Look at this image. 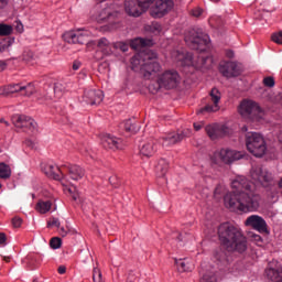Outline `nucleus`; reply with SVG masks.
I'll return each mask as SVG.
<instances>
[{"mask_svg": "<svg viewBox=\"0 0 282 282\" xmlns=\"http://www.w3.org/2000/svg\"><path fill=\"white\" fill-rule=\"evenodd\" d=\"M231 188L232 192L224 197L226 208L242 213L259 208V195L254 194L252 183L246 176H236V180L231 181Z\"/></svg>", "mask_w": 282, "mask_h": 282, "instance_id": "f257e3e1", "label": "nucleus"}, {"mask_svg": "<svg viewBox=\"0 0 282 282\" xmlns=\"http://www.w3.org/2000/svg\"><path fill=\"white\" fill-rule=\"evenodd\" d=\"M217 235L219 241L228 252H239L243 254L248 250V238L243 230L230 223H223L218 226Z\"/></svg>", "mask_w": 282, "mask_h": 282, "instance_id": "f03ea898", "label": "nucleus"}, {"mask_svg": "<svg viewBox=\"0 0 282 282\" xmlns=\"http://www.w3.org/2000/svg\"><path fill=\"white\" fill-rule=\"evenodd\" d=\"M131 65L133 69H138V65H140V74L145 80H153L159 72H162V65L158 62V53L153 51H149L142 62H140V55L133 56Z\"/></svg>", "mask_w": 282, "mask_h": 282, "instance_id": "7ed1b4c3", "label": "nucleus"}, {"mask_svg": "<svg viewBox=\"0 0 282 282\" xmlns=\"http://www.w3.org/2000/svg\"><path fill=\"white\" fill-rule=\"evenodd\" d=\"M172 58L174 63H177L182 67H195V69H208L213 64V57L209 56H198L196 61L193 59V54L182 53L180 51H174L172 53Z\"/></svg>", "mask_w": 282, "mask_h": 282, "instance_id": "20e7f679", "label": "nucleus"}, {"mask_svg": "<svg viewBox=\"0 0 282 282\" xmlns=\"http://www.w3.org/2000/svg\"><path fill=\"white\" fill-rule=\"evenodd\" d=\"M180 85V73L175 69H169L159 75L156 86L151 84L149 90L151 94H158L159 89H175Z\"/></svg>", "mask_w": 282, "mask_h": 282, "instance_id": "39448f33", "label": "nucleus"}, {"mask_svg": "<svg viewBox=\"0 0 282 282\" xmlns=\"http://www.w3.org/2000/svg\"><path fill=\"white\" fill-rule=\"evenodd\" d=\"M246 147L251 155L254 158H263L268 151L265 139L259 132H247Z\"/></svg>", "mask_w": 282, "mask_h": 282, "instance_id": "423d86ee", "label": "nucleus"}, {"mask_svg": "<svg viewBox=\"0 0 282 282\" xmlns=\"http://www.w3.org/2000/svg\"><path fill=\"white\" fill-rule=\"evenodd\" d=\"M12 124L17 129H22L24 133H37L39 124L32 117L25 115H13L11 117Z\"/></svg>", "mask_w": 282, "mask_h": 282, "instance_id": "0eeeda50", "label": "nucleus"}, {"mask_svg": "<svg viewBox=\"0 0 282 282\" xmlns=\"http://www.w3.org/2000/svg\"><path fill=\"white\" fill-rule=\"evenodd\" d=\"M185 43L191 50H204L208 45V35H204L197 32L195 29H191L185 32Z\"/></svg>", "mask_w": 282, "mask_h": 282, "instance_id": "6e6552de", "label": "nucleus"}, {"mask_svg": "<svg viewBox=\"0 0 282 282\" xmlns=\"http://www.w3.org/2000/svg\"><path fill=\"white\" fill-rule=\"evenodd\" d=\"M238 112L247 120H257L261 113V107L256 101L245 99L240 102Z\"/></svg>", "mask_w": 282, "mask_h": 282, "instance_id": "1a4fd4ad", "label": "nucleus"}, {"mask_svg": "<svg viewBox=\"0 0 282 282\" xmlns=\"http://www.w3.org/2000/svg\"><path fill=\"white\" fill-rule=\"evenodd\" d=\"M250 175L253 182H257V184H261V186H263L264 188H268V186H272V174L262 166H253L250 171Z\"/></svg>", "mask_w": 282, "mask_h": 282, "instance_id": "9d476101", "label": "nucleus"}, {"mask_svg": "<svg viewBox=\"0 0 282 282\" xmlns=\"http://www.w3.org/2000/svg\"><path fill=\"white\" fill-rule=\"evenodd\" d=\"M12 94H20L21 96H32L34 94V86L29 84L23 86L21 84H11L7 85L3 88H0L1 96H10Z\"/></svg>", "mask_w": 282, "mask_h": 282, "instance_id": "9b49d317", "label": "nucleus"}, {"mask_svg": "<svg viewBox=\"0 0 282 282\" xmlns=\"http://www.w3.org/2000/svg\"><path fill=\"white\" fill-rule=\"evenodd\" d=\"M214 155L224 164H232V162H237L243 158V152L223 148L219 151H216Z\"/></svg>", "mask_w": 282, "mask_h": 282, "instance_id": "f8f14e48", "label": "nucleus"}, {"mask_svg": "<svg viewBox=\"0 0 282 282\" xmlns=\"http://www.w3.org/2000/svg\"><path fill=\"white\" fill-rule=\"evenodd\" d=\"M174 7L175 2H173V0H156L151 9V17L162 19V17H166Z\"/></svg>", "mask_w": 282, "mask_h": 282, "instance_id": "ddd939ff", "label": "nucleus"}, {"mask_svg": "<svg viewBox=\"0 0 282 282\" xmlns=\"http://www.w3.org/2000/svg\"><path fill=\"white\" fill-rule=\"evenodd\" d=\"M91 36V32L85 30V31H68L64 33L63 39L66 41V43H73V44H79L85 45L87 41H89V37Z\"/></svg>", "mask_w": 282, "mask_h": 282, "instance_id": "4468645a", "label": "nucleus"}, {"mask_svg": "<svg viewBox=\"0 0 282 282\" xmlns=\"http://www.w3.org/2000/svg\"><path fill=\"white\" fill-rule=\"evenodd\" d=\"M210 102L207 104L205 107L198 110V113H216L219 111L221 107H219V102L221 101V93L217 88H213L209 93Z\"/></svg>", "mask_w": 282, "mask_h": 282, "instance_id": "2eb2a0df", "label": "nucleus"}, {"mask_svg": "<svg viewBox=\"0 0 282 282\" xmlns=\"http://www.w3.org/2000/svg\"><path fill=\"white\" fill-rule=\"evenodd\" d=\"M245 226L252 228V230H257L261 235H270L268 230V223L265 219L259 215H251L245 220Z\"/></svg>", "mask_w": 282, "mask_h": 282, "instance_id": "dca6fc26", "label": "nucleus"}, {"mask_svg": "<svg viewBox=\"0 0 282 282\" xmlns=\"http://www.w3.org/2000/svg\"><path fill=\"white\" fill-rule=\"evenodd\" d=\"M64 169L67 172V175H64L67 186H64V188H67L68 193H72V188H69V184L72 183L69 180H72V182L83 180L85 177V171L79 165H65Z\"/></svg>", "mask_w": 282, "mask_h": 282, "instance_id": "f3484780", "label": "nucleus"}, {"mask_svg": "<svg viewBox=\"0 0 282 282\" xmlns=\"http://www.w3.org/2000/svg\"><path fill=\"white\" fill-rule=\"evenodd\" d=\"M219 72L225 78H237L241 76V65L237 62H221L219 64Z\"/></svg>", "mask_w": 282, "mask_h": 282, "instance_id": "a211bd4d", "label": "nucleus"}, {"mask_svg": "<svg viewBox=\"0 0 282 282\" xmlns=\"http://www.w3.org/2000/svg\"><path fill=\"white\" fill-rule=\"evenodd\" d=\"M268 282H282V267L276 260H272L268 263L264 271Z\"/></svg>", "mask_w": 282, "mask_h": 282, "instance_id": "6ab92c4d", "label": "nucleus"}, {"mask_svg": "<svg viewBox=\"0 0 282 282\" xmlns=\"http://www.w3.org/2000/svg\"><path fill=\"white\" fill-rule=\"evenodd\" d=\"M205 132L212 140H221L228 135V127L221 123H210L205 127Z\"/></svg>", "mask_w": 282, "mask_h": 282, "instance_id": "aec40b11", "label": "nucleus"}, {"mask_svg": "<svg viewBox=\"0 0 282 282\" xmlns=\"http://www.w3.org/2000/svg\"><path fill=\"white\" fill-rule=\"evenodd\" d=\"M44 173L47 175V177H51L52 180H57L61 182L62 186H67V176L63 174V170L58 167V165L54 164H46L44 166Z\"/></svg>", "mask_w": 282, "mask_h": 282, "instance_id": "412c9836", "label": "nucleus"}, {"mask_svg": "<svg viewBox=\"0 0 282 282\" xmlns=\"http://www.w3.org/2000/svg\"><path fill=\"white\" fill-rule=\"evenodd\" d=\"M124 12L128 14V17H133L134 19H138V17H142L144 12V8L139 4L138 0H126L124 1Z\"/></svg>", "mask_w": 282, "mask_h": 282, "instance_id": "4be33fe9", "label": "nucleus"}, {"mask_svg": "<svg viewBox=\"0 0 282 282\" xmlns=\"http://www.w3.org/2000/svg\"><path fill=\"white\" fill-rule=\"evenodd\" d=\"M105 98L102 90L87 89L84 91L83 100L87 105H100Z\"/></svg>", "mask_w": 282, "mask_h": 282, "instance_id": "5701e85b", "label": "nucleus"}, {"mask_svg": "<svg viewBox=\"0 0 282 282\" xmlns=\"http://www.w3.org/2000/svg\"><path fill=\"white\" fill-rule=\"evenodd\" d=\"M101 144L104 149H111L112 151H118V149H122V139H119L111 134H104L101 137Z\"/></svg>", "mask_w": 282, "mask_h": 282, "instance_id": "b1692460", "label": "nucleus"}, {"mask_svg": "<svg viewBox=\"0 0 282 282\" xmlns=\"http://www.w3.org/2000/svg\"><path fill=\"white\" fill-rule=\"evenodd\" d=\"M154 153H158V141L153 139L145 141L140 147V155L142 158H153Z\"/></svg>", "mask_w": 282, "mask_h": 282, "instance_id": "393cba45", "label": "nucleus"}, {"mask_svg": "<svg viewBox=\"0 0 282 282\" xmlns=\"http://www.w3.org/2000/svg\"><path fill=\"white\" fill-rule=\"evenodd\" d=\"M184 140V133H170L163 137V145L171 147L173 144H177V142H182Z\"/></svg>", "mask_w": 282, "mask_h": 282, "instance_id": "a878e982", "label": "nucleus"}, {"mask_svg": "<svg viewBox=\"0 0 282 282\" xmlns=\"http://www.w3.org/2000/svg\"><path fill=\"white\" fill-rule=\"evenodd\" d=\"M169 173V161L166 159H160L155 166V174L158 177H164Z\"/></svg>", "mask_w": 282, "mask_h": 282, "instance_id": "bb28decb", "label": "nucleus"}, {"mask_svg": "<svg viewBox=\"0 0 282 282\" xmlns=\"http://www.w3.org/2000/svg\"><path fill=\"white\" fill-rule=\"evenodd\" d=\"M149 45H153V42L151 40L142 37L134 39L130 44L132 50H140V47H147Z\"/></svg>", "mask_w": 282, "mask_h": 282, "instance_id": "cd10ccee", "label": "nucleus"}, {"mask_svg": "<svg viewBox=\"0 0 282 282\" xmlns=\"http://www.w3.org/2000/svg\"><path fill=\"white\" fill-rule=\"evenodd\" d=\"M35 210H37V213H40L41 215H45L46 213H50V210H52V202L40 200L35 206Z\"/></svg>", "mask_w": 282, "mask_h": 282, "instance_id": "c85d7f7f", "label": "nucleus"}, {"mask_svg": "<svg viewBox=\"0 0 282 282\" xmlns=\"http://www.w3.org/2000/svg\"><path fill=\"white\" fill-rule=\"evenodd\" d=\"M22 59L29 65H36L39 62V56L32 51H24L22 54Z\"/></svg>", "mask_w": 282, "mask_h": 282, "instance_id": "c756f323", "label": "nucleus"}, {"mask_svg": "<svg viewBox=\"0 0 282 282\" xmlns=\"http://www.w3.org/2000/svg\"><path fill=\"white\" fill-rule=\"evenodd\" d=\"M97 47H99V50H101V52H104L106 56H109V54H111V43L106 37H101L98 41Z\"/></svg>", "mask_w": 282, "mask_h": 282, "instance_id": "7c9ffc66", "label": "nucleus"}, {"mask_svg": "<svg viewBox=\"0 0 282 282\" xmlns=\"http://www.w3.org/2000/svg\"><path fill=\"white\" fill-rule=\"evenodd\" d=\"M12 177V169L10 165L1 162L0 163V180H10Z\"/></svg>", "mask_w": 282, "mask_h": 282, "instance_id": "2f4dec72", "label": "nucleus"}, {"mask_svg": "<svg viewBox=\"0 0 282 282\" xmlns=\"http://www.w3.org/2000/svg\"><path fill=\"white\" fill-rule=\"evenodd\" d=\"M175 265H177L178 272H191V270H193V265H191V262L186 260L175 259Z\"/></svg>", "mask_w": 282, "mask_h": 282, "instance_id": "473e14b6", "label": "nucleus"}, {"mask_svg": "<svg viewBox=\"0 0 282 282\" xmlns=\"http://www.w3.org/2000/svg\"><path fill=\"white\" fill-rule=\"evenodd\" d=\"M123 129L128 133H138L140 131V126H135V123H133V120L128 119L123 122Z\"/></svg>", "mask_w": 282, "mask_h": 282, "instance_id": "72a5a7b5", "label": "nucleus"}, {"mask_svg": "<svg viewBox=\"0 0 282 282\" xmlns=\"http://www.w3.org/2000/svg\"><path fill=\"white\" fill-rule=\"evenodd\" d=\"M267 100L269 102H272L273 105H282V93L274 94L270 91L265 96Z\"/></svg>", "mask_w": 282, "mask_h": 282, "instance_id": "f704fd0d", "label": "nucleus"}, {"mask_svg": "<svg viewBox=\"0 0 282 282\" xmlns=\"http://www.w3.org/2000/svg\"><path fill=\"white\" fill-rule=\"evenodd\" d=\"M144 30L151 34H160V32H162V24L159 22H152L151 24H147Z\"/></svg>", "mask_w": 282, "mask_h": 282, "instance_id": "c9c22d12", "label": "nucleus"}, {"mask_svg": "<svg viewBox=\"0 0 282 282\" xmlns=\"http://www.w3.org/2000/svg\"><path fill=\"white\" fill-rule=\"evenodd\" d=\"M200 282H217L215 273L207 271L200 276Z\"/></svg>", "mask_w": 282, "mask_h": 282, "instance_id": "e433bc0d", "label": "nucleus"}, {"mask_svg": "<svg viewBox=\"0 0 282 282\" xmlns=\"http://www.w3.org/2000/svg\"><path fill=\"white\" fill-rule=\"evenodd\" d=\"M12 25L10 24H0V36H10L12 34Z\"/></svg>", "mask_w": 282, "mask_h": 282, "instance_id": "4c0bfd02", "label": "nucleus"}, {"mask_svg": "<svg viewBox=\"0 0 282 282\" xmlns=\"http://www.w3.org/2000/svg\"><path fill=\"white\" fill-rule=\"evenodd\" d=\"M54 94L55 98L58 100L59 98H63V94H65V88L62 84H55L54 86Z\"/></svg>", "mask_w": 282, "mask_h": 282, "instance_id": "58836bf2", "label": "nucleus"}, {"mask_svg": "<svg viewBox=\"0 0 282 282\" xmlns=\"http://www.w3.org/2000/svg\"><path fill=\"white\" fill-rule=\"evenodd\" d=\"M93 281L94 282H105L102 280V272L98 268H94L93 270Z\"/></svg>", "mask_w": 282, "mask_h": 282, "instance_id": "ea45409f", "label": "nucleus"}, {"mask_svg": "<svg viewBox=\"0 0 282 282\" xmlns=\"http://www.w3.org/2000/svg\"><path fill=\"white\" fill-rule=\"evenodd\" d=\"M137 2L147 11L151 6H153V3H155V0H137Z\"/></svg>", "mask_w": 282, "mask_h": 282, "instance_id": "a19ab883", "label": "nucleus"}, {"mask_svg": "<svg viewBox=\"0 0 282 282\" xmlns=\"http://www.w3.org/2000/svg\"><path fill=\"white\" fill-rule=\"evenodd\" d=\"M262 84L264 85V87L272 88L274 87V85H276V82L274 80V77L268 76L263 78Z\"/></svg>", "mask_w": 282, "mask_h": 282, "instance_id": "79ce46f5", "label": "nucleus"}, {"mask_svg": "<svg viewBox=\"0 0 282 282\" xmlns=\"http://www.w3.org/2000/svg\"><path fill=\"white\" fill-rule=\"evenodd\" d=\"M61 245H62V240L58 237H54L50 241V246L51 248H53V250H58V248H61Z\"/></svg>", "mask_w": 282, "mask_h": 282, "instance_id": "37998d69", "label": "nucleus"}, {"mask_svg": "<svg viewBox=\"0 0 282 282\" xmlns=\"http://www.w3.org/2000/svg\"><path fill=\"white\" fill-rule=\"evenodd\" d=\"M271 41H273V43H276L278 45H282V31L273 33L271 35Z\"/></svg>", "mask_w": 282, "mask_h": 282, "instance_id": "c03bdc74", "label": "nucleus"}, {"mask_svg": "<svg viewBox=\"0 0 282 282\" xmlns=\"http://www.w3.org/2000/svg\"><path fill=\"white\" fill-rule=\"evenodd\" d=\"M52 226H55V228H61V220L58 218H51L48 221H47V227H52Z\"/></svg>", "mask_w": 282, "mask_h": 282, "instance_id": "a18cd8bd", "label": "nucleus"}, {"mask_svg": "<svg viewBox=\"0 0 282 282\" xmlns=\"http://www.w3.org/2000/svg\"><path fill=\"white\" fill-rule=\"evenodd\" d=\"M10 41L0 42V53L8 52L10 50Z\"/></svg>", "mask_w": 282, "mask_h": 282, "instance_id": "49530a36", "label": "nucleus"}, {"mask_svg": "<svg viewBox=\"0 0 282 282\" xmlns=\"http://www.w3.org/2000/svg\"><path fill=\"white\" fill-rule=\"evenodd\" d=\"M251 239L257 243V246H261L263 243V238H261L260 235L252 234Z\"/></svg>", "mask_w": 282, "mask_h": 282, "instance_id": "de8ad7c7", "label": "nucleus"}, {"mask_svg": "<svg viewBox=\"0 0 282 282\" xmlns=\"http://www.w3.org/2000/svg\"><path fill=\"white\" fill-rule=\"evenodd\" d=\"M23 224V219L21 217H14L12 219V226L13 228H21V225Z\"/></svg>", "mask_w": 282, "mask_h": 282, "instance_id": "09e8293b", "label": "nucleus"}, {"mask_svg": "<svg viewBox=\"0 0 282 282\" xmlns=\"http://www.w3.org/2000/svg\"><path fill=\"white\" fill-rule=\"evenodd\" d=\"M111 17V11H108L107 9L104 10L101 13H100V19L101 21H107V19H109Z\"/></svg>", "mask_w": 282, "mask_h": 282, "instance_id": "8fccbe9b", "label": "nucleus"}, {"mask_svg": "<svg viewBox=\"0 0 282 282\" xmlns=\"http://www.w3.org/2000/svg\"><path fill=\"white\" fill-rule=\"evenodd\" d=\"M204 12V10H202L200 8H196V9H193L192 11H191V14H192V17H202V13Z\"/></svg>", "mask_w": 282, "mask_h": 282, "instance_id": "3c124183", "label": "nucleus"}, {"mask_svg": "<svg viewBox=\"0 0 282 282\" xmlns=\"http://www.w3.org/2000/svg\"><path fill=\"white\" fill-rule=\"evenodd\" d=\"M8 69V61H0V73Z\"/></svg>", "mask_w": 282, "mask_h": 282, "instance_id": "603ef678", "label": "nucleus"}, {"mask_svg": "<svg viewBox=\"0 0 282 282\" xmlns=\"http://www.w3.org/2000/svg\"><path fill=\"white\" fill-rule=\"evenodd\" d=\"M6 241H8V238L3 232H0V246H6Z\"/></svg>", "mask_w": 282, "mask_h": 282, "instance_id": "864d4df0", "label": "nucleus"}, {"mask_svg": "<svg viewBox=\"0 0 282 282\" xmlns=\"http://www.w3.org/2000/svg\"><path fill=\"white\" fill-rule=\"evenodd\" d=\"M67 232H69V230L67 228H65V227L59 228L61 237H67Z\"/></svg>", "mask_w": 282, "mask_h": 282, "instance_id": "5fc2aeb1", "label": "nucleus"}, {"mask_svg": "<svg viewBox=\"0 0 282 282\" xmlns=\"http://www.w3.org/2000/svg\"><path fill=\"white\" fill-rule=\"evenodd\" d=\"M80 65H83L79 61H75L73 63V69L74 72H78V69H80Z\"/></svg>", "mask_w": 282, "mask_h": 282, "instance_id": "6e6d98bb", "label": "nucleus"}, {"mask_svg": "<svg viewBox=\"0 0 282 282\" xmlns=\"http://www.w3.org/2000/svg\"><path fill=\"white\" fill-rule=\"evenodd\" d=\"M118 47L121 50V52H129V46L124 43H119Z\"/></svg>", "mask_w": 282, "mask_h": 282, "instance_id": "4d7b16f0", "label": "nucleus"}, {"mask_svg": "<svg viewBox=\"0 0 282 282\" xmlns=\"http://www.w3.org/2000/svg\"><path fill=\"white\" fill-rule=\"evenodd\" d=\"M34 257L33 256H28L26 257V263L29 267H33L34 265Z\"/></svg>", "mask_w": 282, "mask_h": 282, "instance_id": "13d9d810", "label": "nucleus"}, {"mask_svg": "<svg viewBox=\"0 0 282 282\" xmlns=\"http://www.w3.org/2000/svg\"><path fill=\"white\" fill-rule=\"evenodd\" d=\"M10 0H0V10H4V8H8V3Z\"/></svg>", "mask_w": 282, "mask_h": 282, "instance_id": "bf43d9fd", "label": "nucleus"}, {"mask_svg": "<svg viewBox=\"0 0 282 282\" xmlns=\"http://www.w3.org/2000/svg\"><path fill=\"white\" fill-rule=\"evenodd\" d=\"M227 58H235V52L231 50L226 51Z\"/></svg>", "mask_w": 282, "mask_h": 282, "instance_id": "052dcab7", "label": "nucleus"}, {"mask_svg": "<svg viewBox=\"0 0 282 282\" xmlns=\"http://www.w3.org/2000/svg\"><path fill=\"white\" fill-rule=\"evenodd\" d=\"M57 272H58V274H65V272H67V268H65V265H61V267L57 269Z\"/></svg>", "mask_w": 282, "mask_h": 282, "instance_id": "680f3d73", "label": "nucleus"}, {"mask_svg": "<svg viewBox=\"0 0 282 282\" xmlns=\"http://www.w3.org/2000/svg\"><path fill=\"white\" fill-rule=\"evenodd\" d=\"M0 123L6 124V127H10V122H8L4 118H0Z\"/></svg>", "mask_w": 282, "mask_h": 282, "instance_id": "e2e57ef3", "label": "nucleus"}, {"mask_svg": "<svg viewBox=\"0 0 282 282\" xmlns=\"http://www.w3.org/2000/svg\"><path fill=\"white\" fill-rule=\"evenodd\" d=\"M177 239H178V241H186V236L180 234Z\"/></svg>", "mask_w": 282, "mask_h": 282, "instance_id": "0e129e2a", "label": "nucleus"}, {"mask_svg": "<svg viewBox=\"0 0 282 282\" xmlns=\"http://www.w3.org/2000/svg\"><path fill=\"white\" fill-rule=\"evenodd\" d=\"M194 129H195V131H199L202 129V124L194 123Z\"/></svg>", "mask_w": 282, "mask_h": 282, "instance_id": "69168bd1", "label": "nucleus"}, {"mask_svg": "<svg viewBox=\"0 0 282 282\" xmlns=\"http://www.w3.org/2000/svg\"><path fill=\"white\" fill-rule=\"evenodd\" d=\"M10 259H11L10 257H6V256L3 257V261H6V263H10Z\"/></svg>", "mask_w": 282, "mask_h": 282, "instance_id": "338daca9", "label": "nucleus"}, {"mask_svg": "<svg viewBox=\"0 0 282 282\" xmlns=\"http://www.w3.org/2000/svg\"><path fill=\"white\" fill-rule=\"evenodd\" d=\"M115 180H116V177H110V178H109L110 184H116V183H115Z\"/></svg>", "mask_w": 282, "mask_h": 282, "instance_id": "774afa93", "label": "nucleus"}]
</instances>
